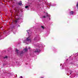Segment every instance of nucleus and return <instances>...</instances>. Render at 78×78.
Segmentation results:
<instances>
[{
  "label": "nucleus",
  "mask_w": 78,
  "mask_h": 78,
  "mask_svg": "<svg viewBox=\"0 0 78 78\" xmlns=\"http://www.w3.org/2000/svg\"><path fill=\"white\" fill-rule=\"evenodd\" d=\"M50 16H51L50 15H49L47 13L46 14V16H43V18L45 19V18H46L47 17H48V18L49 19V20H50Z\"/></svg>",
  "instance_id": "f257e3e1"
},
{
  "label": "nucleus",
  "mask_w": 78,
  "mask_h": 78,
  "mask_svg": "<svg viewBox=\"0 0 78 78\" xmlns=\"http://www.w3.org/2000/svg\"><path fill=\"white\" fill-rule=\"evenodd\" d=\"M27 41H30L31 42V40L30 39V37H28L26 39Z\"/></svg>",
  "instance_id": "f03ea898"
},
{
  "label": "nucleus",
  "mask_w": 78,
  "mask_h": 78,
  "mask_svg": "<svg viewBox=\"0 0 78 78\" xmlns=\"http://www.w3.org/2000/svg\"><path fill=\"white\" fill-rule=\"evenodd\" d=\"M40 51H41V50L39 49H36L35 51H34V52L35 53H36L40 52Z\"/></svg>",
  "instance_id": "7ed1b4c3"
},
{
  "label": "nucleus",
  "mask_w": 78,
  "mask_h": 78,
  "mask_svg": "<svg viewBox=\"0 0 78 78\" xmlns=\"http://www.w3.org/2000/svg\"><path fill=\"white\" fill-rule=\"evenodd\" d=\"M16 51L17 53V55H19V50H18L17 49H16Z\"/></svg>",
  "instance_id": "20e7f679"
},
{
  "label": "nucleus",
  "mask_w": 78,
  "mask_h": 78,
  "mask_svg": "<svg viewBox=\"0 0 78 78\" xmlns=\"http://www.w3.org/2000/svg\"><path fill=\"white\" fill-rule=\"evenodd\" d=\"M20 19V18H17L16 20L15 21H14L15 23H16L17 22V20H19Z\"/></svg>",
  "instance_id": "39448f33"
},
{
  "label": "nucleus",
  "mask_w": 78,
  "mask_h": 78,
  "mask_svg": "<svg viewBox=\"0 0 78 78\" xmlns=\"http://www.w3.org/2000/svg\"><path fill=\"white\" fill-rule=\"evenodd\" d=\"M23 51H25V52H26V51H28V48H26L24 50H23Z\"/></svg>",
  "instance_id": "423d86ee"
},
{
  "label": "nucleus",
  "mask_w": 78,
  "mask_h": 78,
  "mask_svg": "<svg viewBox=\"0 0 78 78\" xmlns=\"http://www.w3.org/2000/svg\"><path fill=\"white\" fill-rule=\"evenodd\" d=\"M18 4L19 5H22V1H20L18 3Z\"/></svg>",
  "instance_id": "0eeeda50"
},
{
  "label": "nucleus",
  "mask_w": 78,
  "mask_h": 78,
  "mask_svg": "<svg viewBox=\"0 0 78 78\" xmlns=\"http://www.w3.org/2000/svg\"><path fill=\"white\" fill-rule=\"evenodd\" d=\"M23 51H21V52L20 53V55L21 56H22V55H23Z\"/></svg>",
  "instance_id": "6e6552de"
},
{
  "label": "nucleus",
  "mask_w": 78,
  "mask_h": 78,
  "mask_svg": "<svg viewBox=\"0 0 78 78\" xmlns=\"http://www.w3.org/2000/svg\"><path fill=\"white\" fill-rule=\"evenodd\" d=\"M70 15L71 14L72 15H73V11H71L70 12Z\"/></svg>",
  "instance_id": "1a4fd4ad"
},
{
  "label": "nucleus",
  "mask_w": 78,
  "mask_h": 78,
  "mask_svg": "<svg viewBox=\"0 0 78 78\" xmlns=\"http://www.w3.org/2000/svg\"><path fill=\"white\" fill-rule=\"evenodd\" d=\"M76 6L77 7V9H78V2H77V3L76 5Z\"/></svg>",
  "instance_id": "9d476101"
},
{
  "label": "nucleus",
  "mask_w": 78,
  "mask_h": 78,
  "mask_svg": "<svg viewBox=\"0 0 78 78\" xmlns=\"http://www.w3.org/2000/svg\"><path fill=\"white\" fill-rule=\"evenodd\" d=\"M8 57L7 56H5V57H4V59H6V58H7Z\"/></svg>",
  "instance_id": "9b49d317"
},
{
  "label": "nucleus",
  "mask_w": 78,
  "mask_h": 78,
  "mask_svg": "<svg viewBox=\"0 0 78 78\" xmlns=\"http://www.w3.org/2000/svg\"><path fill=\"white\" fill-rule=\"evenodd\" d=\"M3 67H5V66H6V64H3Z\"/></svg>",
  "instance_id": "f8f14e48"
},
{
  "label": "nucleus",
  "mask_w": 78,
  "mask_h": 78,
  "mask_svg": "<svg viewBox=\"0 0 78 78\" xmlns=\"http://www.w3.org/2000/svg\"><path fill=\"white\" fill-rule=\"evenodd\" d=\"M14 9L15 10L16 12H17V10H16V9Z\"/></svg>",
  "instance_id": "ddd939ff"
},
{
  "label": "nucleus",
  "mask_w": 78,
  "mask_h": 78,
  "mask_svg": "<svg viewBox=\"0 0 78 78\" xmlns=\"http://www.w3.org/2000/svg\"><path fill=\"white\" fill-rule=\"evenodd\" d=\"M25 8H28V6H26L25 7Z\"/></svg>",
  "instance_id": "4468645a"
},
{
  "label": "nucleus",
  "mask_w": 78,
  "mask_h": 78,
  "mask_svg": "<svg viewBox=\"0 0 78 78\" xmlns=\"http://www.w3.org/2000/svg\"><path fill=\"white\" fill-rule=\"evenodd\" d=\"M72 71H71L70 72V73H69L70 75V74H72Z\"/></svg>",
  "instance_id": "2eb2a0df"
},
{
  "label": "nucleus",
  "mask_w": 78,
  "mask_h": 78,
  "mask_svg": "<svg viewBox=\"0 0 78 78\" xmlns=\"http://www.w3.org/2000/svg\"><path fill=\"white\" fill-rule=\"evenodd\" d=\"M41 28H43V29H44V26H41Z\"/></svg>",
  "instance_id": "dca6fc26"
},
{
  "label": "nucleus",
  "mask_w": 78,
  "mask_h": 78,
  "mask_svg": "<svg viewBox=\"0 0 78 78\" xmlns=\"http://www.w3.org/2000/svg\"><path fill=\"white\" fill-rule=\"evenodd\" d=\"M30 47H29V48H28V49H30Z\"/></svg>",
  "instance_id": "f3484780"
},
{
  "label": "nucleus",
  "mask_w": 78,
  "mask_h": 78,
  "mask_svg": "<svg viewBox=\"0 0 78 78\" xmlns=\"http://www.w3.org/2000/svg\"><path fill=\"white\" fill-rule=\"evenodd\" d=\"M23 78V77H22V76H21L20 77V78Z\"/></svg>",
  "instance_id": "a211bd4d"
},
{
  "label": "nucleus",
  "mask_w": 78,
  "mask_h": 78,
  "mask_svg": "<svg viewBox=\"0 0 78 78\" xmlns=\"http://www.w3.org/2000/svg\"><path fill=\"white\" fill-rule=\"evenodd\" d=\"M39 2H40L41 1H40V0H38Z\"/></svg>",
  "instance_id": "6ab92c4d"
},
{
  "label": "nucleus",
  "mask_w": 78,
  "mask_h": 78,
  "mask_svg": "<svg viewBox=\"0 0 78 78\" xmlns=\"http://www.w3.org/2000/svg\"><path fill=\"white\" fill-rule=\"evenodd\" d=\"M26 64V65H27L28 64Z\"/></svg>",
  "instance_id": "aec40b11"
},
{
  "label": "nucleus",
  "mask_w": 78,
  "mask_h": 78,
  "mask_svg": "<svg viewBox=\"0 0 78 78\" xmlns=\"http://www.w3.org/2000/svg\"><path fill=\"white\" fill-rule=\"evenodd\" d=\"M28 33V34H29V32H27Z\"/></svg>",
  "instance_id": "412c9836"
}]
</instances>
